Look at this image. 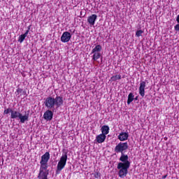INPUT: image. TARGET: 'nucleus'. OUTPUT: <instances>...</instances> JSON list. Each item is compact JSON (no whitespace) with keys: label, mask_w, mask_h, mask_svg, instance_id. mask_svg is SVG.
<instances>
[{"label":"nucleus","mask_w":179,"mask_h":179,"mask_svg":"<svg viewBox=\"0 0 179 179\" xmlns=\"http://www.w3.org/2000/svg\"><path fill=\"white\" fill-rule=\"evenodd\" d=\"M48 160H50V152H46L43 155L41 156L40 162V169L38 178L41 179H48Z\"/></svg>","instance_id":"nucleus-1"},{"label":"nucleus","mask_w":179,"mask_h":179,"mask_svg":"<svg viewBox=\"0 0 179 179\" xmlns=\"http://www.w3.org/2000/svg\"><path fill=\"white\" fill-rule=\"evenodd\" d=\"M68 160V152H66L64 154L62 155L60 157V160L59 161L56 170V175L60 174L61 171L65 169V166H66V161Z\"/></svg>","instance_id":"nucleus-2"},{"label":"nucleus","mask_w":179,"mask_h":179,"mask_svg":"<svg viewBox=\"0 0 179 179\" xmlns=\"http://www.w3.org/2000/svg\"><path fill=\"white\" fill-rule=\"evenodd\" d=\"M131 167L130 166H127V164H120L117 165V169L119 170L118 176L120 178H124L127 177L128 174V169Z\"/></svg>","instance_id":"nucleus-3"},{"label":"nucleus","mask_w":179,"mask_h":179,"mask_svg":"<svg viewBox=\"0 0 179 179\" xmlns=\"http://www.w3.org/2000/svg\"><path fill=\"white\" fill-rule=\"evenodd\" d=\"M128 148L129 146L127 142H120L115 147L114 152H115V153L123 154L124 152L128 150Z\"/></svg>","instance_id":"nucleus-4"},{"label":"nucleus","mask_w":179,"mask_h":179,"mask_svg":"<svg viewBox=\"0 0 179 179\" xmlns=\"http://www.w3.org/2000/svg\"><path fill=\"white\" fill-rule=\"evenodd\" d=\"M45 107L48 108V110H55V102L54 101V97L48 96L44 101Z\"/></svg>","instance_id":"nucleus-5"},{"label":"nucleus","mask_w":179,"mask_h":179,"mask_svg":"<svg viewBox=\"0 0 179 179\" xmlns=\"http://www.w3.org/2000/svg\"><path fill=\"white\" fill-rule=\"evenodd\" d=\"M129 157L127 155L121 154V156L119 159V160L122 162H119L117 165L120 164H127V166H131V162L128 160Z\"/></svg>","instance_id":"nucleus-6"},{"label":"nucleus","mask_w":179,"mask_h":179,"mask_svg":"<svg viewBox=\"0 0 179 179\" xmlns=\"http://www.w3.org/2000/svg\"><path fill=\"white\" fill-rule=\"evenodd\" d=\"M71 38H72V35L69 32L65 31L62 34L60 40L62 43H69V41Z\"/></svg>","instance_id":"nucleus-7"},{"label":"nucleus","mask_w":179,"mask_h":179,"mask_svg":"<svg viewBox=\"0 0 179 179\" xmlns=\"http://www.w3.org/2000/svg\"><path fill=\"white\" fill-rule=\"evenodd\" d=\"M55 101V106L57 107V108H59L61 106L64 105V98L61 96H57L55 98H54Z\"/></svg>","instance_id":"nucleus-8"},{"label":"nucleus","mask_w":179,"mask_h":179,"mask_svg":"<svg viewBox=\"0 0 179 179\" xmlns=\"http://www.w3.org/2000/svg\"><path fill=\"white\" fill-rule=\"evenodd\" d=\"M51 110L52 109H48L43 114V118L46 120V121H51L52 117H54V113Z\"/></svg>","instance_id":"nucleus-9"},{"label":"nucleus","mask_w":179,"mask_h":179,"mask_svg":"<svg viewBox=\"0 0 179 179\" xmlns=\"http://www.w3.org/2000/svg\"><path fill=\"white\" fill-rule=\"evenodd\" d=\"M146 87V81H141L139 87V94L141 97H145V88Z\"/></svg>","instance_id":"nucleus-10"},{"label":"nucleus","mask_w":179,"mask_h":179,"mask_svg":"<svg viewBox=\"0 0 179 179\" xmlns=\"http://www.w3.org/2000/svg\"><path fill=\"white\" fill-rule=\"evenodd\" d=\"M96 20H97V15L96 14H92L87 17V22L89 24H90V26H94Z\"/></svg>","instance_id":"nucleus-11"},{"label":"nucleus","mask_w":179,"mask_h":179,"mask_svg":"<svg viewBox=\"0 0 179 179\" xmlns=\"http://www.w3.org/2000/svg\"><path fill=\"white\" fill-rule=\"evenodd\" d=\"M128 138H129V134L127 132H121L118 136V139L121 142H124V141H127Z\"/></svg>","instance_id":"nucleus-12"},{"label":"nucleus","mask_w":179,"mask_h":179,"mask_svg":"<svg viewBox=\"0 0 179 179\" xmlns=\"http://www.w3.org/2000/svg\"><path fill=\"white\" fill-rule=\"evenodd\" d=\"M106 136L104 134H99L96 137V141L97 143H103L106 141Z\"/></svg>","instance_id":"nucleus-13"},{"label":"nucleus","mask_w":179,"mask_h":179,"mask_svg":"<svg viewBox=\"0 0 179 179\" xmlns=\"http://www.w3.org/2000/svg\"><path fill=\"white\" fill-rule=\"evenodd\" d=\"M101 134L104 135L106 136V135H108V134L110 133V127L107 125H103L101 129Z\"/></svg>","instance_id":"nucleus-14"},{"label":"nucleus","mask_w":179,"mask_h":179,"mask_svg":"<svg viewBox=\"0 0 179 179\" xmlns=\"http://www.w3.org/2000/svg\"><path fill=\"white\" fill-rule=\"evenodd\" d=\"M22 113H20V112H17L16 110H11V115H10V118L12 120H15L16 118H19L20 117V115Z\"/></svg>","instance_id":"nucleus-15"},{"label":"nucleus","mask_w":179,"mask_h":179,"mask_svg":"<svg viewBox=\"0 0 179 179\" xmlns=\"http://www.w3.org/2000/svg\"><path fill=\"white\" fill-rule=\"evenodd\" d=\"M19 119H20L21 124H24V122H26V121H29V114L23 115L21 113V115H20Z\"/></svg>","instance_id":"nucleus-16"},{"label":"nucleus","mask_w":179,"mask_h":179,"mask_svg":"<svg viewBox=\"0 0 179 179\" xmlns=\"http://www.w3.org/2000/svg\"><path fill=\"white\" fill-rule=\"evenodd\" d=\"M134 97H135L134 94L132 92H130L128 95V99H127V104L128 105L131 104L134 101Z\"/></svg>","instance_id":"nucleus-17"},{"label":"nucleus","mask_w":179,"mask_h":179,"mask_svg":"<svg viewBox=\"0 0 179 179\" xmlns=\"http://www.w3.org/2000/svg\"><path fill=\"white\" fill-rule=\"evenodd\" d=\"M101 45H97L94 47V49H92L91 54H93V52H101Z\"/></svg>","instance_id":"nucleus-18"},{"label":"nucleus","mask_w":179,"mask_h":179,"mask_svg":"<svg viewBox=\"0 0 179 179\" xmlns=\"http://www.w3.org/2000/svg\"><path fill=\"white\" fill-rule=\"evenodd\" d=\"M93 61H97V59H100V57H101V54L100 52H93Z\"/></svg>","instance_id":"nucleus-19"},{"label":"nucleus","mask_w":179,"mask_h":179,"mask_svg":"<svg viewBox=\"0 0 179 179\" xmlns=\"http://www.w3.org/2000/svg\"><path fill=\"white\" fill-rule=\"evenodd\" d=\"M121 79V75H115V76H113L110 78V80L112 82H115L116 80H120Z\"/></svg>","instance_id":"nucleus-20"},{"label":"nucleus","mask_w":179,"mask_h":179,"mask_svg":"<svg viewBox=\"0 0 179 179\" xmlns=\"http://www.w3.org/2000/svg\"><path fill=\"white\" fill-rule=\"evenodd\" d=\"M25 38H26V36L24 34H22L18 38V42L22 43V41H24Z\"/></svg>","instance_id":"nucleus-21"},{"label":"nucleus","mask_w":179,"mask_h":179,"mask_svg":"<svg viewBox=\"0 0 179 179\" xmlns=\"http://www.w3.org/2000/svg\"><path fill=\"white\" fill-rule=\"evenodd\" d=\"M142 34H143V31H142V30H138V31H136V37H141V36H142Z\"/></svg>","instance_id":"nucleus-22"},{"label":"nucleus","mask_w":179,"mask_h":179,"mask_svg":"<svg viewBox=\"0 0 179 179\" xmlns=\"http://www.w3.org/2000/svg\"><path fill=\"white\" fill-rule=\"evenodd\" d=\"M94 176L95 178H100V177H101V173H100V172H95Z\"/></svg>","instance_id":"nucleus-23"},{"label":"nucleus","mask_w":179,"mask_h":179,"mask_svg":"<svg viewBox=\"0 0 179 179\" xmlns=\"http://www.w3.org/2000/svg\"><path fill=\"white\" fill-rule=\"evenodd\" d=\"M23 92V90L21 88H17L16 90L15 94H17V96H19L20 94V93H22Z\"/></svg>","instance_id":"nucleus-24"},{"label":"nucleus","mask_w":179,"mask_h":179,"mask_svg":"<svg viewBox=\"0 0 179 179\" xmlns=\"http://www.w3.org/2000/svg\"><path fill=\"white\" fill-rule=\"evenodd\" d=\"M12 109L10 108H7L6 110H4L3 114H9V113H10V114L12 113Z\"/></svg>","instance_id":"nucleus-25"},{"label":"nucleus","mask_w":179,"mask_h":179,"mask_svg":"<svg viewBox=\"0 0 179 179\" xmlns=\"http://www.w3.org/2000/svg\"><path fill=\"white\" fill-rule=\"evenodd\" d=\"M174 29L176 31H179V24H177L175 27Z\"/></svg>","instance_id":"nucleus-26"},{"label":"nucleus","mask_w":179,"mask_h":179,"mask_svg":"<svg viewBox=\"0 0 179 179\" xmlns=\"http://www.w3.org/2000/svg\"><path fill=\"white\" fill-rule=\"evenodd\" d=\"M29 30H27L26 31H25V33L24 34V36H25V37H27V34H29Z\"/></svg>","instance_id":"nucleus-27"},{"label":"nucleus","mask_w":179,"mask_h":179,"mask_svg":"<svg viewBox=\"0 0 179 179\" xmlns=\"http://www.w3.org/2000/svg\"><path fill=\"white\" fill-rule=\"evenodd\" d=\"M176 22L178 23H179V14L178 15L177 17H176Z\"/></svg>","instance_id":"nucleus-28"},{"label":"nucleus","mask_w":179,"mask_h":179,"mask_svg":"<svg viewBox=\"0 0 179 179\" xmlns=\"http://www.w3.org/2000/svg\"><path fill=\"white\" fill-rule=\"evenodd\" d=\"M166 178H167V175H164L162 176V179H166Z\"/></svg>","instance_id":"nucleus-29"},{"label":"nucleus","mask_w":179,"mask_h":179,"mask_svg":"<svg viewBox=\"0 0 179 179\" xmlns=\"http://www.w3.org/2000/svg\"><path fill=\"white\" fill-rule=\"evenodd\" d=\"M31 25L28 26V27H27V30L30 31V29H31Z\"/></svg>","instance_id":"nucleus-30"},{"label":"nucleus","mask_w":179,"mask_h":179,"mask_svg":"<svg viewBox=\"0 0 179 179\" xmlns=\"http://www.w3.org/2000/svg\"><path fill=\"white\" fill-rule=\"evenodd\" d=\"M134 100H138V96H136Z\"/></svg>","instance_id":"nucleus-31"},{"label":"nucleus","mask_w":179,"mask_h":179,"mask_svg":"<svg viewBox=\"0 0 179 179\" xmlns=\"http://www.w3.org/2000/svg\"><path fill=\"white\" fill-rule=\"evenodd\" d=\"M73 33H75V30H74V31H73Z\"/></svg>","instance_id":"nucleus-32"},{"label":"nucleus","mask_w":179,"mask_h":179,"mask_svg":"<svg viewBox=\"0 0 179 179\" xmlns=\"http://www.w3.org/2000/svg\"><path fill=\"white\" fill-rule=\"evenodd\" d=\"M73 33H75V30H74V31H73Z\"/></svg>","instance_id":"nucleus-33"}]
</instances>
